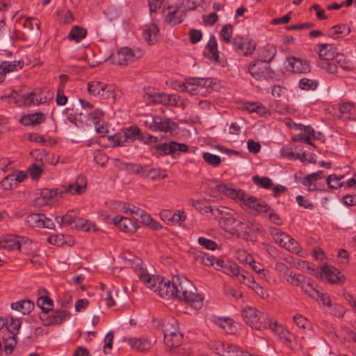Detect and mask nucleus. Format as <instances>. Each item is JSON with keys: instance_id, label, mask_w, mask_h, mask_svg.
Instances as JSON below:
<instances>
[{"instance_id": "6e6552de", "label": "nucleus", "mask_w": 356, "mask_h": 356, "mask_svg": "<svg viewBox=\"0 0 356 356\" xmlns=\"http://www.w3.org/2000/svg\"><path fill=\"white\" fill-rule=\"evenodd\" d=\"M25 222L31 227L54 229L55 227L54 220L47 218L43 213H29L25 218Z\"/></svg>"}, {"instance_id": "f3484780", "label": "nucleus", "mask_w": 356, "mask_h": 356, "mask_svg": "<svg viewBox=\"0 0 356 356\" xmlns=\"http://www.w3.org/2000/svg\"><path fill=\"white\" fill-rule=\"evenodd\" d=\"M204 56L210 60L216 63H220L219 60V51L218 50V43L214 35H211L209 40L205 47Z\"/></svg>"}, {"instance_id": "7ed1b4c3", "label": "nucleus", "mask_w": 356, "mask_h": 356, "mask_svg": "<svg viewBox=\"0 0 356 356\" xmlns=\"http://www.w3.org/2000/svg\"><path fill=\"white\" fill-rule=\"evenodd\" d=\"M108 140L113 143V146H127L135 140H145L143 134L138 127H131L123 133H117L108 136Z\"/></svg>"}, {"instance_id": "4be33fe9", "label": "nucleus", "mask_w": 356, "mask_h": 356, "mask_svg": "<svg viewBox=\"0 0 356 356\" xmlns=\"http://www.w3.org/2000/svg\"><path fill=\"white\" fill-rule=\"evenodd\" d=\"M172 280L169 281L161 279L155 292L164 298H175L174 289H172Z\"/></svg>"}, {"instance_id": "864d4df0", "label": "nucleus", "mask_w": 356, "mask_h": 356, "mask_svg": "<svg viewBox=\"0 0 356 356\" xmlns=\"http://www.w3.org/2000/svg\"><path fill=\"white\" fill-rule=\"evenodd\" d=\"M202 158L206 163L213 167H217L220 164L221 159L220 156L209 152H204Z\"/></svg>"}, {"instance_id": "412c9836", "label": "nucleus", "mask_w": 356, "mask_h": 356, "mask_svg": "<svg viewBox=\"0 0 356 356\" xmlns=\"http://www.w3.org/2000/svg\"><path fill=\"white\" fill-rule=\"evenodd\" d=\"M317 53L319 58L325 60H334L338 56L337 49L331 44H318Z\"/></svg>"}, {"instance_id": "1a4fd4ad", "label": "nucleus", "mask_w": 356, "mask_h": 356, "mask_svg": "<svg viewBox=\"0 0 356 356\" xmlns=\"http://www.w3.org/2000/svg\"><path fill=\"white\" fill-rule=\"evenodd\" d=\"M143 55V51L140 49L135 51L128 47H123L117 53L115 60L119 65H127L142 57Z\"/></svg>"}, {"instance_id": "79ce46f5", "label": "nucleus", "mask_w": 356, "mask_h": 356, "mask_svg": "<svg viewBox=\"0 0 356 356\" xmlns=\"http://www.w3.org/2000/svg\"><path fill=\"white\" fill-rule=\"evenodd\" d=\"M183 336L181 334H175L170 337H164V343L168 349L179 347L182 342Z\"/></svg>"}, {"instance_id": "f03ea898", "label": "nucleus", "mask_w": 356, "mask_h": 356, "mask_svg": "<svg viewBox=\"0 0 356 356\" xmlns=\"http://www.w3.org/2000/svg\"><path fill=\"white\" fill-rule=\"evenodd\" d=\"M87 186V180L85 176L80 175L76 177L75 182L70 183L65 186L64 190L59 191L58 188L49 189L44 188L42 190L40 195L41 197L47 200L56 197L57 195L62 196V194L70 193L72 195H81L86 190Z\"/></svg>"}, {"instance_id": "13d9d810", "label": "nucleus", "mask_w": 356, "mask_h": 356, "mask_svg": "<svg viewBox=\"0 0 356 356\" xmlns=\"http://www.w3.org/2000/svg\"><path fill=\"white\" fill-rule=\"evenodd\" d=\"M284 248L289 251L296 254L299 253L301 250V248L299 243L291 236L289 237V240H288Z\"/></svg>"}, {"instance_id": "2f4dec72", "label": "nucleus", "mask_w": 356, "mask_h": 356, "mask_svg": "<svg viewBox=\"0 0 356 356\" xmlns=\"http://www.w3.org/2000/svg\"><path fill=\"white\" fill-rule=\"evenodd\" d=\"M144 177L149 178L152 180L165 179L168 177L165 170L161 168H150L147 166L145 171Z\"/></svg>"}, {"instance_id": "0e129e2a", "label": "nucleus", "mask_w": 356, "mask_h": 356, "mask_svg": "<svg viewBox=\"0 0 356 356\" xmlns=\"http://www.w3.org/2000/svg\"><path fill=\"white\" fill-rule=\"evenodd\" d=\"M245 44L246 42H243L241 39L234 38L232 41L235 51L240 55L244 56Z\"/></svg>"}, {"instance_id": "cd10ccee", "label": "nucleus", "mask_w": 356, "mask_h": 356, "mask_svg": "<svg viewBox=\"0 0 356 356\" xmlns=\"http://www.w3.org/2000/svg\"><path fill=\"white\" fill-rule=\"evenodd\" d=\"M129 343L133 349L140 352L147 351L152 346V342L145 339H130Z\"/></svg>"}, {"instance_id": "bb28decb", "label": "nucleus", "mask_w": 356, "mask_h": 356, "mask_svg": "<svg viewBox=\"0 0 356 356\" xmlns=\"http://www.w3.org/2000/svg\"><path fill=\"white\" fill-rule=\"evenodd\" d=\"M276 54V49L274 46L268 44L259 51L258 60L268 63L273 59Z\"/></svg>"}, {"instance_id": "ea45409f", "label": "nucleus", "mask_w": 356, "mask_h": 356, "mask_svg": "<svg viewBox=\"0 0 356 356\" xmlns=\"http://www.w3.org/2000/svg\"><path fill=\"white\" fill-rule=\"evenodd\" d=\"M330 35L332 38H339L348 35L350 32V29L347 25L343 24L332 26L330 29Z\"/></svg>"}, {"instance_id": "3c124183", "label": "nucleus", "mask_w": 356, "mask_h": 356, "mask_svg": "<svg viewBox=\"0 0 356 356\" xmlns=\"http://www.w3.org/2000/svg\"><path fill=\"white\" fill-rule=\"evenodd\" d=\"M252 181L254 184L264 188H270L273 186L272 180L267 177H259V175H254L252 177Z\"/></svg>"}, {"instance_id": "49530a36", "label": "nucleus", "mask_w": 356, "mask_h": 356, "mask_svg": "<svg viewBox=\"0 0 356 356\" xmlns=\"http://www.w3.org/2000/svg\"><path fill=\"white\" fill-rule=\"evenodd\" d=\"M233 33V26L230 24L223 26L220 33V38L222 41L227 44H232L233 39L232 38Z\"/></svg>"}, {"instance_id": "f257e3e1", "label": "nucleus", "mask_w": 356, "mask_h": 356, "mask_svg": "<svg viewBox=\"0 0 356 356\" xmlns=\"http://www.w3.org/2000/svg\"><path fill=\"white\" fill-rule=\"evenodd\" d=\"M172 289L175 298L184 301L191 307L199 309L203 305V296L196 293V288L192 282L184 276H175L172 277Z\"/></svg>"}, {"instance_id": "680f3d73", "label": "nucleus", "mask_w": 356, "mask_h": 356, "mask_svg": "<svg viewBox=\"0 0 356 356\" xmlns=\"http://www.w3.org/2000/svg\"><path fill=\"white\" fill-rule=\"evenodd\" d=\"M24 26L30 30H33L35 28L38 31H40V22L36 18H27L24 22Z\"/></svg>"}, {"instance_id": "6ab92c4d", "label": "nucleus", "mask_w": 356, "mask_h": 356, "mask_svg": "<svg viewBox=\"0 0 356 356\" xmlns=\"http://www.w3.org/2000/svg\"><path fill=\"white\" fill-rule=\"evenodd\" d=\"M321 271L327 280L332 284L341 283L344 280V277L341 275L339 270L334 267L325 264L322 266Z\"/></svg>"}, {"instance_id": "2eb2a0df", "label": "nucleus", "mask_w": 356, "mask_h": 356, "mask_svg": "<svg viewBox=\"0 0 356 356\" xmlns=\"http://www.w3.org/2000/svg\"><path fill=\"white\" fill-rule=\"evenodd\" d=\"M268 327L272 331L276 333L287 346H291L294 336L289 330L283 328L280 325H278L277 321L268 320L267 322Z\"/></svg>"}, {"instance_id": "dca6fc26", "label": "nucleus", "mask_w": 356, "mask_h": 356, "mask_svg": "<svg viewBox=\"0 0 356 356\" xmlns=\"http://www.w3.org/2000/svg\"><path fill=\"white\" fill-rule=\"evenodd\" d=\"M218 191L222 192L226 196L238 201L244 205L245 199L248 197V195L242 190H236L229 187L227 185H218Z\"/></svg>"}, {"instance_id": "58836bf2", "label": "nucleus", "mask_w": 356, "mask_h": 356, "mask_svg": "<svg viewBox=\"0 0 356 356\" xmlns=\"http://www.w3.org/2000/svg\"><path fill=\"white\" fill-rule=\"evenodd\" d=\"M86 34L87 31L85 29L75 26L71 29L67 38L70 40L78 42L83 39L86 36Z\"/></svg>"}, {"instance_id": "8fccbe9b", "label": "nucleus", "mask_w": 356, "mask_h": 356, "mask_svg": "<svg viewBox=\"0 0 356 356\" xmlns=\"http://www.w3.org/2000/svg\"><path fill=\"white\" fill-rule=\"evenodd\" d=\"M318 82L314 79L302 78L299 81V87L305 90H314L317 88Z\"/></svg>"}, {"instance_id": "c9c22d12", "label": "nucleus", "mask_w": 356, "mask_h": 356, "mask_svg": "<svg viewBox=\"0 0 356 356\" xmlns=\"http://www.w3.org/2000/svg\"><path fill=\"white\" fill-rule=\"evenodd\" d=\"M37 96V90L31 92L29 94L24 95L22 96V99L24 105L31 106L33 104H40L46 102L47 97H34Z\"/></svg>"}, {"instance_id": "72a5a7b5", "label": "nucleus", "mask_w": 356, "mask_h": 356, "mask_svg": "<svg viewBox=\"0 0 356 356\" xmlns=\"http://www.w3.org/2000/svg\"><path fill=\"white\" fill-rule=\"evenodd\" d=\"M197 86L196 78L190 77L186 79V82L179 84V88L181 91L188 92L192 95H197L200 92L195 88Z\"/></svg>"}, {"instance_id": "aec40b11", "label": "nucleus", "mask_w": 356, "mask_h": 356, "mask_svg": "<svg viewBox=\"0 0 356 356\" xmlns=\"http://www.w3.org/2000/svg\"><path fill=\"white\" fill-rule=\"evenodd\" d=\"M244 206L247 208H252L259 213L267 212L270 210V206L265 201L258 199L254 196L248 195L245 199Z\"/></svg>"}, {"instance_id": "c03bdc74", "label": "nucleus", "mask_w": 356, "mask_h": 356, "mask_svg": "<svg viewBox=\"0 0 356 356\" xmlns=\"http://www.w3.org/2000/svg\"><path fill=\"white\" fill-rule=\"evenodd\" d=\"M343 177V175L337 177L334 174L329 175L326 179L328 187L332 189H338L345 186V181H341Z\"/></svg>"}, {"instance_id": "603ef678", "label": "nucleus", "mask_w": 356, "mask_h": 356, "mask_svg": "<svg viewBox=\"0 0 356 356\" xmlns=\"http://www.w3.org/2000/svg\"><path fill=\"white\" fill-rule=\"evenodd\" d=\"M245 351L240 349L238 346L227 343L223 356H244Z\"/></svg>"}, {"instance_id": "a18cd8bd", "label": "nucleus", "mask_w": 356, "mask_h": 356, "mask_svg": "<svg viewBox=\"0 0 356 356\" xmlns=\"http://www.w3.org/2000/svg\"><path fill=\"white\" fill-rule=\"evenodd\" d=\"M104 86V83L99 81H92L88 83V92L99 98L101 91Z\"/></svg>"}, {"instance_id": "9b49d317", "label": "nucleus", "mask_w": 356, "mask_h": 356, "mask_svg": "<svg viewBox=\"0 0 356 356\" xmlns=\"http://www.w3.org/2000/svg\"><path fill=\"white\" fill-rule=\"evenodd\" d=\"M151 120L149 129L152 131H160L166 133L174 131L177 127V124L169 118H163L159 115L153 116Z\"/></svg>"}, {"instance_id": "f8f14e48", "label": "nucleus", "mask_w": 356, "mask_h": 356, "mask_svg": "<svg viewBox=\"0 0 356 356\" xmlns=\"http://www.w3.org/2000/svg\"><path fill=\"white\" fill-rule=\"evenodd\" d=\"M135 271L141 282H143L147 288L155 292V289H156L161 278L147 273L146 270L143 267L142 264H137L135 266Z\"/></svg>"}, {"instance_id": "c85d7f7f", "label": "nucleus", "mask_w": 356, "mask_h": 356, "mask_svg": "<svg viewBox=\"0 0 356 356\" xmlns=\"http://www.w3.org/2000/svg\"><path fill=\"white\" fill-rule=\"evenodd\" d=\"M21 244L18 239L11 237L0 238V249H6L8 250H17L22 251Z\"/></svg>"}, {"instance_id": "09e8293b", "label": "nucleus", "mask_w": 356, "mask_h": 356, "mask_svg": "<svg viewBox=\"0 0 356 356\" xmlns=\"http://www.w3.org/2000/svg\"><path fill=\"white\" fill-rule=\"evenodd\" d=\"M231 214H236V213L231 209L224 207L220 206L215 208L214 212V218L219 220L224 219V218H227Z\"/></svg>"}, {"instance_id": "e2e57ef3", "label": "nucleus", "mask_w": 356, "mask_h": 356, "mask_svg": "<svg viewBox=\"0 0 356 356\" xmlns=\"http://www.w3.org/2000/svg\"><path fill=\"white\" fill-rule=\"evenodd\" d=\"M297 203L300 207H302L306 209H313L314 204L308 199L305 198L302 195H298L296 197Z\"/></svg>"}, {"instance_id": "20e7f679", "label": "nucleus", "mask_w": 356, "mask_h": 356, "mask_svg": "<svg viewBox=\"0 0 356 356\" xmlns=\"http://www.w3.org/2000/svg\"><path fill=\"white\" fill-rule=\"evenodd\" d=\"M242 316L245 323L251 327L259 330L268 328L267 322L268 320H271L266 314L251 307H248L242 311Z\"/></svg>"}, {"instance_id": "0eeeda50", "label": "nucleus", "mask_w": 356, "mask_h": 356, "mask_svg": "<svg viewBox=\"0 0 356 356\" xmlns=\"http://www.w3.org/2000/svg\"><path fill=\"white\" fill-rule=\"evenodd\" d=\"M235 215L231 214L228 217L224 218V219L219 220L218 223L227 232L240 236L242 232H248L249 226L237 220L235 218Z\"/></svg>"}, {"instance_id": "37998d69", "label": "nucleus", "mask_w": 356, "mask_h": 356, "mask_svg": "<svg viewBox=\"0 0 356 356\" xmlns=\"http://www.w3.org/2000/svg\"><path fill=\"white\" fill-rule=\"evenodd\" d=\"M37 305L42 310V312H50L54 306L53 300L47 296L38 298Z\"/></svg>"}, {"instance_id": "423d86ee", "label": "nucleus", "mask_w": 356, "mask_h": 356, "mask_svg": "<svg viewBox=\"0 0 356 356\" xmlns=\"http://www.w3.org/2000/svg\"><path fill=\"white\" fill-rule=\"evenodd\" d=\"M51 312V313L41 312L39 314V318L44 326L61 325L71 316V313L67 309H52Z\"/></svg>"}, {"instance_id": "338daca9", "label": "nucleus", "mask_w": 356, "mask_h": 356, "mask_svg": "<svg viewBox=\"0 0 356 356\" xmlns=\"http://www.w3.org/2000/svg\"><path fill=\"white\" fill-rule=\"evenodd\" d=\"M275 270L284 278L291 270L290 268L283 262H277L275 266Z\"/></svg>"}, {"instance_id": "9d476101", "label": "nucleus", "mask_w": 356, "mask_h": 356, "mask_svg": "<svg viewBox=\"0 0 356 356\" xmlns=\"http://www.w3.org/2000/svg\"><path fill=\"white\" fill-rule=\"evenodd\" d=\"M248 72L257 80L266 79L271 77L272 74L269 65L258 60L250 64Z\"/></svg>"}, {"instance_id": "69168bd1", "label": "nucleus", "mask_w": 356, "mask_h": 356, "mask_svg": "<svg viewBox=\"0 0 356 356\" xmlns=\"http://www.w3.org/2000/svg\"><path fill=\"white\" fill-rule=\"evenodd\" d=\"M90 225L91 222L81 218H77L75 221V227L79 229L89 231L90 229Z\"/></svg>"}, {"instance_id": "39448f33", "label": "nucleus", "mask_w": 356, "mask_h": 356, "mask_svg": "<svg viewBox=\"0 0 356 356\" xmlns=\"http://www.w3.org/2000/svg\"><path fill=\"white\" fill-rule=\"evenodd\" d=\"M143 98L147 104H160L164 106H176L180 99L179 96L158 92L150 88L144 91Z\"/></svg>"}, {"instance_id": "de8ad7c7", "label": "nucleus", "mask_w": 356, "mask_h": 356, "mask_svg": "<svg viewBox=\"0 0 356 356\" xmlns=\"http://www.w3.org/2000/svg\"><path fill=\"white\" fill-rule=\"evenodd\" d=\"M197 86L195 88L200 92V95H203L207 92L209 87L212 84V80L210 78H196Z\"/></svg>"}, {"instance_id": "052dcab7", "label": "nucleus", "mask_w": 356, "mask_h": 356, "mask_svg": "<svg viewBox=\"0 0 356 356\" xmlns=\"http://www.w3.org/2000/svg\"><path fill=\"white\" fill-rule=\"evenodd\" d=\"M1 186L4 190H10L14 184V174H9L5 177L0 183Z\"/></svg>"}, {"instance_id": "e433bc0d", "label": "nucleus", "mask_w": 356, "mask_h": 356, "mask_svg": "<svg viewBox=\"0 0 356 356\" xmlns=\"http://www.w3.org/2000/svg\"><path fill=\"white\" fill-rule=\"evenodd\" d=\"M181 334L179 331L178 323L176 320L170 319L166 321L164 323L163 334L164 337H170L175 334Z\"/></svg>"}, {"instance_id": "774afa93", "label": "nucleus", "mask_w": 356, "mask_h": 356, "mask_svg": "<svg viewBox=\"0 0 356 356\" xmlns=\"http://www.w3.org/2000/svg\"><path fill=\"white\" fill-rule=\"evenodd\" d=\"M227 343H225V342H221V341L215 342L213 344H212L211 349L216 354L223 356V354L225 353Z\"/></svg>"}, {"instance_id": "7c9ffc66", "label": "nucleus", "mask_w": 356, "mask_h": 356, "mask_svg": "<svg viewBox=\"0 0 356 356\" xmlns=\"http://www.w3.org/2000/svg\"><path fill=\"white\" fill-rule=\"evenodd\" d=\"M268 230L275 241L280 245L284 247L288 240H289L290 236L275 227H270Z\"/></svg>"}, {"instance_id": "393cba45", "label": "nucleus", "mask_w": 356, "mask_h": 356, "mask_svg": "<svg viewBox=\"0 0 356 356\" xmlns=\"http://www.w3.org/2000/svg\"><path fill=\"white\" fill-rule=\"evenodd\" d=\"M186 12L185 10L176 8L172 11H169L165 17V20L171 25L175 26L180 24L186 17Z\"/></svg>"}, {"instance_id": "f704fd0d", "label": "nucleus", "mask_w": 356, "mask_h": 356, "mask_svg": "<svg viewBox=\"0 0 356 356\" xmlns=\"http://www.w3.org/2000/svg\"><path fill=\"white\" fill-rule=\"evenodd\" d=\"M284 279L290 284L301 288L307 277L301 274L294 273L293 271L290 270Z\"/></svg>"}, {"instance_id": "6e6d98bb", "label": "nucleus", "mask_w": 356, "mask_h": 356, "mask_svg": "<svg viewBox=\"0 0 356 356\" xmlns=\"http://www.w3.org/2000/svg\"><path fill=\"white\" fill-rule=\"evenodd\" d=\"M198 243L207 250H215L218 248V244L215 241L203 236L198 238Z\"/></svg>"}, {"instance_id": "a19ab883", "label": "nucleus", "mask_w": 356, "mask_h": 356, "mask_svg": "<svg viewBox=\"0 0 356 356\" xmlns=\"http://www.w3.org/2000/svg\"><path fill=\"white\" fill-rule=\"evenodd\" d=\"M5 324H6L8 331L12 334V337H15L21 326V323L19 319H15L13 317H8L6 318Z\"/></svg>"}, {"instance_id": "bf43d9fd", "label": "nucleus", "mask_w": 356, "mask_h": 356, "mask_svg": "<svg viewBox=\"0 0 356 356\" xmlns=\"http://www.w3.org/2000/svg\"><path fill=\"white\" fill-rule=\"evenodd\" d=\"M293 318L295 323L299 327L302 329L309 328L311 323L309 320L305 318L303 316L300 314H296L293 316Z\"/></svg>"}, {"instance_id": "5fc2aeb1", "label": "nucleus", "mask_w": 356, "mask_h": 356, "mask_svg": "<svg viewBox=\"0 0 356 356\" xmlns=\"http://www.w3.org/2000/svg\"><path fill=\"white\" fill-rule=\"evenodd\" d=\"M243 270V268L238 267L236 264H233L232 265L226 264V266H225L223 272L229 275L236 277L238 280Z\"/></svg>"}, {"instance_id": "c756f323", "label": "nucleus", "mask_w": 356, "mask_h": 356, "mask_svg": "<svg viewBox=\"0 0 356 356\" xmlns=\"http://www.w3.org/2000/svg\"><path fill=\"white\" fill-rule=\"evenodd\" d=\"M13 309L17 310L23 314H29L34 308V303L29 300H22L11 304Z\"/></svg>"}, {"instance_id": "4468645a", "label": "nucleus", "mask_w": 356, "mask_h": 356, "mask_svg": "<svg viewBox=\"0 0 356 356\" xmlns=\"http://www.w3.org/2000/svg\"><path fill=\"white\" fill-rule=\"evenodd\" d=\"M114 225L118 226L119 229L124 232H135L139 226L136 220L129 218L118 215L113 219Z\"/></svg>"}, {"instance_id": "5701e85b", "label": "nucleus", "mask_w": 356, "mask_h": 356, "mask_svg": "<svg viewBox=\"0 0 356 356\" xmlns=\"http://www.w3.org/2000/svg\"><path fill=\"white\" fill-rule=\"evenodd\" d=\"M44 115L41 112H38L22 116L19 122L24 126H34L44 122Z\"/></svg>"}, {"instance_id": "a211bd4d", "label": "nucleus", "mask_w": 356, "mask_h": 356, "mask_svg": "<svg viewBox=\"0 0 356 356\" xmlns=\"http://www.w3.org/2000/svg\"><path fill=\"white\" fill-rule=\"evenodd\" d=\"M24 63L21 60L3 61L0 64V82H3L5 80L7 74L16 72L22 69Z\"/></svg>"}, {"instance_id": "4c0bfd02", "label": "nucleus", "mask_w": 356, "mask_h": 356, "mask_svg": "<svg viewBox=\"0 0 356 356\" xmlns=\"http://www.w3.org/2000/svg\"><path fill=\"white\" fill-rule=\"evenodd\" d=\"M159 28L155 24H150L143 29V37L149 44H153L156 40Z\"/></svg>"}, {"instance_id": "b1692460", "label": "nucleus", "mask_w": 356, "mask_h": 356, "mask_svg": "<svg viewBox=\"0 0 356 356\" xmlns=\"http://www.w3.org/2000/svg\"><path fill=\"white\" fill-rule=\"evenodd\" d=\"M300 289L309 296L318 300L320 291L322 289L314 283L310 278L307 277V280H305V282Z\"/></svg>"}, {"instance_id": "473e14b6", "label": "nucleus", "mask_w": 356, "mask_h": 356, "mask_svg": "<svg viewBox=\"0 0 356 356\" xmlns=\"http://www.w3.org/2000/svg\"><path fill=\"white\" fill-rule=\"evenodd\" d=\"M119 92V90H118L115 86L104 83V86L101 91L99 98L111 99L113 102H115Z\"/></svg>"}, {"instance_id": "a878e982", "label": "nucleus", "mask_w": 356, "mask_h": 356, "mask_svg": "<svg viewBox=\"0 0 356 356\" xmlns=\"http://www.w3.org/2000/svg\"><path fill=\"white\" fill-rule=\"evenodd\" d=\"M152 152L156 157L170 154L173 156L172 141L169 143L156 144L152 147Z\"/></svg>"}, {"instance_id": "ddd939ff", "label": "nucleus", "mask_w": 356, "mask_h": 356, "mask_svg": "<svg viewBox=\"0 0 356 356\" xmlns=\"http://www.w3.org/2000/svg\"><path fill=\"white\" fill-rule=\"evenodd\" d=\"M286 68L289 72L297 74H306L311 71L310 65L307 60L296 57L287 58Z\"/></svg>"}, {"instance_id": "4d7b16f0", "label": "nucleus", "mask_w": 356, "mask_h": 356, "mask_svg": "<svg viewBox=\"0 0 356 356\" xmlns=\"http://www.w3.org/2000/svg\"><path fill=\"white\" fill-rule=\"evenodd\" d=\"M3 343L4 351L6 354L10 355L13 353V349L17 344L15 337L10 336L8 339H5L3 340Z\"/></svg>"}]
</instances>
